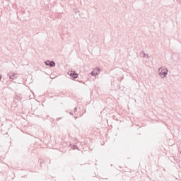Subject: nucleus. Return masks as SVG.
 Returning a JSON list of instances; mask_svg holds the SVG:
<instances>
[{
	"instance_id": "4",
	"label": "nucleus",
	"mask_w": 181,
	"mask_h": 181,
	"mask_svg": "<svg viewBox=\"0 0 181 181\" xmlns=\"http://www.w3.org/2000/svg\"><path fill=\"white\" fill-rule=\"evenodd\" d=\"M47 66H50L51 67H54L56 66V64L54 62H46Z\"/></svg>"
},
{
	"instance_id": "2",
	"label": "nucleus",
	"mask_w": 181,
	"mask_h": 181,
	"mask_svg": "<svg viewBox=\"0 0 181 181\" xmlns=\"http://www.w3.org/2000/svg\"><path fill=\"white\" fill-rule=\"evenodd\" d=\"M69 76H71V77H73V78H77L78 77V74H77V73H76V71H71L69 73Z\"/></svg>"
},
{
	"instance_id": "1",
	"label": "nucleus",
	"mask_w": 181,
	"mask_h": 181,
	"mask_svg": "<svg viewBox=\"0 0 181 181\" xmlns=\"http://www.w3.org/2000/svg\"><path fill=\"white\" fill-rule=\"evenodd\" d=\"M158 73L159 76L164 78V77H166V74H168V69L166 68H160L158 69Z\"/></svg>"
},
{
	"instance_id": "3",
	"label": "nucleus",
	"mask_w": 181,
	"mask_h": 181,
	"mask_svg": "<svg viewBox=\"0 0 181 181\" xmlns=\"http://www.w3.org/2000/svg\"><path fill=\"white\" fill-rule=\"evenodd\" d=\"M100 73V69L96 68L95 69H94L92 72L91 74L92 76H97V74H98Z\"/></svg>"
},
{
	"instance_id": "5",
	"label": "nucleus",
	"mask_w": 181,
	"mask_h": 181,
	"mask_svg": "<svg viewBox=\"0 0 181 181\" xmlns=\"http://www.w3.org/2000/svg\"><path fill=\"white\" fill-rule=\"evenodd\" d=\"M0 80H1V76H0Z\"/></svg>"
}]
</instances>
